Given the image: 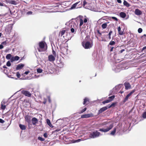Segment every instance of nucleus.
Masks as SVG:
<instances>
[{
	"label": "nucleus",
	"instance_id": "obj_42",
	"mask_svg": "<svg viewBox=\"0 0 146 146\" xmlns=\"http://www.w3.org/2000/svg\"><path fill=\"white\" fill-rule=\"evenodd\" d=\"M38 139L39 140H40L41 141H44V139L40 137H38Z\"/></svg>",
	"mask_w": 146,
	"mask_h": 146
},
{
	"label": "nucleus",
	"instance_id": "obj_8",
	"mask_svg": "<svg viewBox=\"0 0 146 146\" xmlns=\"http://www.w3.org/2000/svg\"><path fill=\"white\" fill-rule=\"evenodd\" d=\"M55 57L52 55H49L48 56V60L50 62H53L55 60Z\"/></svg>",
	"mask_w": 146,
	"mask_h": 146
},
{
	"label": "nucleus",
	"instance_id": "obj_40",
	"mask_svg": "<svg viewBox=\"0 0 146 146\" xmlns=\"http://www.w3.org/2000/svg\"><path fill=\"white\" fill-rule=\"evenodd\" d=\"M86 108H84L83 110H82L80 111L79 112V113H82L86 111Z\"/></svg>",
	"mask_w": 146,
	"mask_h": 146
},
{
	"label": "nucleus",
	"instance_id": "obj_5",
	"mask_svg": "<svg viewBox=\"0 0 146 146\" xmlns=\"http://www.w3.org/2000/svg\"><path fill=\"white\" fill-rule=\"evenodd\" d=\"M44 43L43 42H40L39 43V48H38V51L42 52L44 51Z\"/></svg>",
	"mask_w": 146,
	"mask_h": 146
},
{
	"label": "nucleus",
	"instance_id": "obj_44",
	"mask_svg": "<svg viewBox=\"0 0 146 146\" xmlns=\"http://www.w3.org/2000/svg\"><path fill=\"white\" fill-rule=\"evenodd\" d=\"M15 61H17L19 60V57L17 56H16L14 57Z\"/></svg>",
	"mask_w": 146,
	"mask_h": 146
},
{
	"label": "nucleus",
	"instance_id": "obj_60",
	"mask_svg": "<svg viewBox=\"0 0 146 146\" xmlns=\"http://www.w3.org/2000/svg\"><path fill=\"white\" fill-rule=\"evenodd\" d=\"M117 0V2L119 3H121L122 2L121 0Z\"/></svg>",
	"mask_w": 146,
	"mask_h": 146
},
{
	"label": "nucleus",
	"instance_id": "obj_23",
	"mask_svg": "<svg viewBox=\"0 0 146 146\" xmlns=\"http://www.w3.org/2000/svg\"><path fill=\"white\" fill-rule=\"evenodd\" d=\"M130 96L128 94L125 97L123 101V103H125L126 101H127L128 100V99L129 97Z\"/></svg>",
	"mask_w": 146,
	"mask_h": 146
},
{
	"label": "nucleus",
	"instance_id": "obj_1",
	"mask_svg": "<svg viewBox=\"0 0 146 146\" xmlns=\"http://www.w3.org/2000/svg\"><path fill=\"white\" fill-rule=\"evenodd\" d=\"M66 25L69 24V27L70 28V31L72 33L75 34L76 31L78 28V23L76 21L75 22L72 21H70L69 23H67Z\"/></svg>",
	"mask_w": 146,
	"mask_h": 146
},
{
	"label": "nucleus",
	"instance_id": "obj_36",
	"mask_svg": "<svg viewBox=\"0 0 146 146\" xmlns=\"http://www.w3.org/2000/svg\"><path fill=\"white\" fill-rule=\"evenodd\" d=\"M37 71L38 73H41L42 71V70L40 68H38L37 70Z\"/></svg>",
	"mask_w": 146,
	"mask_h": 146
},
{
	"label": "nucleus",
	"instance_id": "obj_58",
	"mask_svg": "<svg viewBox=\"0 0 146 146\" xmlns=\"http://www.w3.org/2000/svg\"><path fill=\"white\" fill-rule=\"evenodd\" d=\"M125 50L124 49H123L121 50L120 51H119V53H122Z\"/></svg>",
	"mask_w": 146,
	"mask_h": 146
},
{
	"label": "nucleus",
	"instance_id": "obj_15",
	"mask_svg": "<svg viewBox=\"0 0 146 146\" xmlns=\"http://www.w3.org/2000/svg\"><path fill=\"white\" fill-rule=\"evenodd\" d=\"M24 64H20L17 65V66L16 67V70H19L22 69L24 66Z\"/></svg>",
	"mask_w": 146,
	"mask_h": 146
},
{
	"label": "nucleus",
	"instance_id": "obj_59",
	"mask_svg": "<svg viewBox=\"0 0 146 146\" xmlns=\"http://www.w3.org/2000/svg\"><path fill=\"white\" fill-rule=\"evenodd\" d=\"M2 45L3 44V45H6L7 44V42L6 41H4V42H2L1 43Z\"/></svg>",
	"mask_w": 146,
	"mask_h": 146
},
{
	"label": "nucleus",
	"instance_id": "obj_43",
	"mask_svg": "<svg viewBox=\"0 0 146 146\" xmlns=\"http://www.w3.org/2000/svg\"><path fill=\"white\" fill-rule=\"evenodd\" d=\"M52 53L53 54V56L56 57V52L53 49L52 50Z\"/></svg>",
	"mask_w": 146,
	"mask_h": 146
},
{
	"label": "nucleus",
	"instance_id": "obj_64",
	"mask_svg": "<svg viewBox=\"0 0 146 146\" xmlns=\"http://www.w3.org/2000/svg\"><path fill=\"white\" fill-rule=\"evenodd\" d=\"M113 47H111V49H110V51L111 52L112 51H113Z\"/></svg>",
	"mask_w": 146,
	"mask_h": 146
},
{
	"label": "nucleus",
	"instance_id": "obj_22",
	"mask_svg": "<svg viewBox=\"0 0 146 146\" xmlns=\"http://www.w3.org/2000/svg\"><path fill=\"white\" fill-rule=\"evenodd\" d=\"M19 127L22 130H25L26 129V127L25 125H22L20 124L19 125Z\"/></svg>",
	"mask_w": 146,
	"mask_h": 146
},
{
	"label": "nucleus",
	"instance_id": "obj_6",
	"mask_svg": "<svg viewBox=\"0 0 146 146\" xmlns=\"http://www.w3.org/2000/svg\"><path fill=\"white\" fill-rule=\"evenodd\" d=\"M113 124H111L108 127H107L106 129L104 128L100 129L99 130V131L102 132H106L111 129L113 127Z\"/></svg>",
	"mask_w": 146,
	"mask_h": 146
},
{
	"label": "nucleus",
	"instance_id": "obj_47",
	"mask_svg": "<svg viewBox=\"0 0 146 146\" xmlns=\"http://www.w3.org/2000/svg\"><path fill=\"white\" fill-rule=\"evenodd\" d=\"M65 30H63L61 32V36H62L63 35H64V33H65Z\"/></svg>",
	"mask_w": 146,
	"mask_h": 146
},
{
	"label": "nucleus",
	"instance_id": "obj_9",
	"mask_svg": "<svg viewBox=\"0 0 146 146\" xmlns=\"http://www.w3.org/2000/svg\"><path fill=\"white\" fill-rule=\"evenodd\" d=\"M108 108V106H105L104 107L101 109L99 110L98 112V114H99L103 112V111H106V110H107Z\"/></svg>",
	"mask_w": 146,
	"mask_h": 146
},
{
	"label": "nucleus",
	"instance_id": "obj_35",
	"mask_svg": "<svg viewBox=\"0 0 146 146\" xmlns=\"http://www.w3.org/2000/svg\"><path fill=\"white\" fill-rule=\"evenodd\" d=\"M88 101H89L88 99L85 98L84 100V101L83 102V104L84 105Z\"/></svg>",
	"mask_w": 146,
	"mask_h": 146
},
{
	"label": "nucleus",
	"instance_id": "obj_46",
	"mask_svg": "<svg viewBox=\"0 0 146 146\" xmlns=\"http://www.w3.org/2000/svg\"><path fill=\"white\" fill-rule=\"evenodd\" d=\"M143 117L144 118H146V111L143 113Z\"/></svg>",
	"mask_w": 146,
	"mask_h": 146
},
{
	"label": "nucleus",
	"instance_id": "obj_33",
	"mask_svg": "<svg viewBox=\"0 0 146 146\" xmlns=\"http://www.w3.org/2000/svg\"><path fill=\"white\" fill-rule=\"evenodd\" d=\"M80 27L83 24V20L82 19H80Z\"/></svg>",
	"mask_w": 146,
	"mask_h": 146
},
{
	"label": "nucleus",
	"instance_id": "obj_19",
	"mask_svg": "<svg viewBox=\"0 0 146 146\" xmlns=\"http://www.w3.org/2000/svg\"><path fill=\"white\" fill-rule=\"evenodd\" d=\"M118 31L119 35H122L123 34V31H121V28L119 26L117 28Z\"/></svg>",
	"mask_w": 146,
	"mask_h": 146
},
{
	"label": "nucleus",
	"instance_id": "obj_61",
	"mask_svg": "<svg viewBox=\"0 0 146 146\" xmlns=\"http://www.w3.org/2000/svg\"><path fill=\"white\" fill-rule=\"evenodd\" d=\"M145 49H146V46L143 47L142 48V50H144Z\"/></svg>",
	"mask_w": 146,
	"mask_h": 146
},
{
	"label": "nucleus",
	"instance_id": "obj_30",
	"mask_svg": "<svg viewBox=\"0 0 146 146\" xmlns=\"http://www.w3.org/2000/svg\"><path fill=\"white\" fill-rule=\"evenodd\" d=\"M116 131V129L115 128H114L113 129V131H112L110 133V135H114Z\"/></svg>",
	"mask_w": 146,
	"mask_h": 146
},
{
	"label": "nucleus",
	"instance_id": "obj_21",
	"mask_svg": "<svg viewBox=\"0 0 146 146\" xmlns=\"http://www.w3.org/2000/svg\"><path fill=\"white\" fill-rule=\"evenodd\" d=\"M124 5L126 7H128L130 6V5L126 1L124 0L123 2Z\"/></svg>",
	"mask_w": 146,
	"mask_h": 146
},
{
	"label": "nucleus",
	"instance_id": "obj_17",
	"mask_svg": "<svg viewBox=\"0 0 146 146\" xmlns=\"http://www.w3.org/2000/svg\"><path fill=\"white\" fill-rule=\"evenodd\" d=\"M135 14L138 15H141L142 14V12L138 9H136L135 11Z\"/></svg>",
	"mask_w": 146,
	"mask_h": 146
},
{
	"label": "nucleus",
	"instance_id": "obj_52",
	"mask_svg": "<svg viewBox=\"0 0 146 146\" xmlns=\"http://www.w3.org/2000/svg\"><path fill=\"white\" fill-rule=\"evenodd\" d=\"M43 136L45 138H47L48 137V134L46 133H45L43 134Z\"/></svg>",
	"mask_w": 146,
	"mask_h": 146
},
{
	"label": "nucleus",
	"instance_id": "obj_10",
	"mask_svg": "<svg viewBox=\"0 0 146 146\" xmlns=\"http://www.w3.org/2000/svg\"><path fill=\"white\" fill-rule=\"evenodd\" d=\"M93 114L92 113L88 114L82 115L81 116L82 118H86L92 117Z\"/></svg>",
	"mask_w": 146,
	"mask_h": 146
},
{
	"label": "nucleus",
	"instance_id": "obj_53",
	"mask_svg": "<svg viewBox=\"0 0 146 146\" xmlns=\"http://www.w3.org/2000/svg\"><path fill=\"white\" fill-rule=\"evenodd\" d=\"M5 121L2 119H0V123H3L5 122Z\"/></svg>",
	"mask_w": 146,
	"mask_h": 146
},
{
	"label": "nucleus",
	"instance_id": "obj_57",
	"mask_svg": "<svg viewBox=\"0 0 146 146\" xmlns=\"http://www.w3.org/2000/svg\"><path fill=\"white\" fill-rule=\"evenodd\" d=\"M3 48V45L1 44L0 45V49H2Z\"/></svg>",
	"mask_w": 146,
	"mask_h": 146
},
{
	"label": "nucleus",
	"instance_id": "obj_16",
	"mask_svg": "<svg viewBox=\"0 0 146 146\" xmlns=\"http://www.w3.org/2000/svg\"><path fill=\"white\" fill-rule=\"evenodd\" d=\"M122 85L121 84H119L118 86H116L115 87L113 88V91L116 90L117 91L120 89L121 88Z\"/></svg>",
	"mask_w": 146,
	"mask_h": 146
},
{
	"label": "nucleus",
	"instance_id": "obj_56",
	"mask_svg": "<svg viewBox=\"0 0 146 146\" xmlns=\"http://www.w3.org/2000/svg\"><path fill=\"white\" fill-rule=\"evenodd\" d=\"M81 141V139H77V140H76L75 141V142H80Z\"/></svg>",
	"mask_w": 146,
	"mask_h": 146
},
{
	"label": "nucleus",
	"instance_id": "obj_55",
	"mask_svg": "<svg viewBox=\"0 0 146 146\" xmlns=\"http://www.w3.org/2000/svg\"><path fill=\"white\" fill-rule=\"evenodd\" d=\"M27 13V15H31L32 14V11H28Z\"/></svg>",
	"mask_w": 146,
	"mask_h": 146
},
{
	"label": "nucleus",
	"instance_id": "obj_4",
	"mask_svg": "<svg viewBox=\"0 0 146 146\" xmlns=\"http://www.w3.org/2000/svg\"><path fill=\"white\" fill-rule=\"evenodd\" d=\"M82 44L85 49H88L92 47L93 44L92 41L91 42L88 41L86 42H82Z\"/></svg>",
	"mask_w": 146,
	"mask_h": 146
},
{
	"label": "nucleus",
	"instance_id": "obj_27",
	"mask_svg": "<svg viewBox=\"0 0 146 146\" xmlns=\"http://www.w3.org/2000/svg\"><path fill=\"white\" fill-rule=\"evenodd\" d=\"M11 55L10 54H7L6 56V59L7 60L11 59Z\"/></svg>",
	"mask_w": 146,
	"mask_h": 146
},
{
	"label": "nucleus",
	"instance_id": "obj_11",
	"mask_svg": "<svg viewBox=\"0 0 146 146\" xmlns=\"http://www.w3.org/2000/svg\"><path fill=\"white\" fill-rule=\"evenodd\" d=\"M124 85L125 87V89L126 90H128L131 88V85L129 82H125L124 83Z\"/></svg>",
	"mask_w": 146,
	"mask_h": 146
},
{
	"label": "nucleus",
	"instance_id": "obj_3",
	"mask_svg": "<svg viewBox=\"0 0 146 146\" xmlns=\"http://www.w3.org/2000/svg\"><path fill=\"white\" fill-rule=\"evenodd\" d=\"M101 135L100 133L97 131H94L91 133L89 135V137L91 138H95L98 137Z\"/></svg>",
	"mask_w": 146,
	"mask_h": 146
},
{
	"label": "nucleus",
	"instance_id": "obj_13",
	"mask_svg": "<svg viewBox=\"0 0 146 146\" xmlns=\"http://www.w3.org/2000/svg\"><path fill=\"white\" fill-rule=\"evenodd\" d=\"M62 53L66 55L67 54L68 49L65 48H61Z\"/></svg>",
	"mask_w": 146,
	"mask_h": 146
},
{
	"label": "nucleus",
	"instance_id": "obj_38",
	"mask_svg": "<svg viewBox=\"0 0 146 146\" xmlns=\"http://www.w3.org/2000/svg\"><path fill=\"white\" fill-rule=\"evenodd\" d=\"M135 91V90L134 89L131 91L129 94H128L130 96L132 94L134 93Z\"/></svg>",
	"mask_w": 146,
	"mask_h": 146
},
{
	"label": "nucleus",
	"instance_id": "obj_26",
	"mask_svg": "<svg viewBox=\"0 0 146 146\" xmlns=\"http://www.w3.org/2000/svg\"><path fill=\"white\" fill-rule=\"evenodd\" d=\"M79 3V2H78L76 3L73 4L72 5V6L71 7V9H74L75 8H76V6H77V5Z\"/></svg>",
	"mask_w": 146,
	"mask_h": 146
},
{
	"label": "nucleus",
	"instance_id": "obj_45",
	"mask_svg": "<svg viewBox=\"0 0 146 146\" xmlns=\"http://www.w3.org/2000/svg\"><path fill=\"white\" fill-rule=\"evenodd\" d=\"M6 65L8 66H11V63L9 61H8L7 62Z\"/></svg>",
	"mask_w": 146,
	"mask_h": 146
},
{
	"label": "nucleus",
	"instance_id": "obj_28",
	"mask_svg": "<svg viewBox=\"0 0 146 146\" xmlns=\"http://www.w3.org/2000/svg\"><path fill=\"white\" fill-rule=\"evenodd\" d=\"M107 26V23H104L102 24V27L103 29L106 28Z\"/></svg>",
	"mask_w": 146,
	"mask_h": 146
},
{
	"label": "nucleus",
	"instance_id": "obj_51",
	"mask_svg": "<svg viewBox=\"0 0 146 146\" xmlns=\"http://www.w3.org/2000/svg\"><path fill=\"white\" fill-rule=\"evenodd\" d=\"M17 76V77L18 78H19L20 76V74L18 72H17V73L16 74Z\"/></svg>",
	"mask_w": 146,
	"mask_h": 146
},
{
	"label": "nucleus",
	"instance_id": "obj_37",
	"mask_svg": "<svg viewBox=\"0 0 146 146\" xmlns=\"http://www.w3.org/2000/svg\"><path fill=\"white\" fill-rule=\"evenodd\" d=\"M135 91V90L134 89L131 91L129 94H128L130 96L132 94L134 93Z\"/></svg>",
	"mask_w": 146,
	"mask_h": 146
},
{
	"label": "nucleus",
	"instance_id": "obj_32",
	"mask_svg": "<svg viewBox=\"0 0 146 146\" xmlns=\"http://www.w3.org/2000/svg\"><path fill=\"white\" fill-rule=\"evenodd\" d=\"M1 109L4 110L6 108V106L5 105H3L2 103L1 104Z\"/></svg>",
	"mask_w": 146,
	"mask_h": 146
},
{
	"label": "nucleus",
	"instance_id": "obj_2",
	"mask_svg": "<svg viewBox=\"0 0 146 146\" xmlns=\"http://www.w3.org/2000/svg\"><path fill=\"white\" fill-rule=\"evenodd\" d=\"M127 67L125 66L124 64H120L118 65H114L113 66L112 70L115 72H119L121 70L127 69Z\"/></svg>",
	"mask_w": 146,
	"mask_h": 146
},
{
	"label": "nucleus",
	"instance_id": "obj_24",
	"mask_svg": "<svg viewBox=\"0 0 146 146\" xmlns=\"http://www.w3.org/2000/svg\"><path fill=\"white\" fill-rule=\"evenodd\" d=\"M8 3H9L10 4H12L16 5L17 4V2L15 1H9L8 2Z\"/></svg>",
	"mask_w": 146,
	"mask_h": 146
},
{
	"label": "nucleus",
	"instance_id": "obj_12",
	"mask_svg": "<svg viewBox=\"0 0 146 146\" xmlns=\"http://www.w3.org/2000/svg\"><path fill=\"white\" fill-rule=\"evenodd\" d=\"M32 121L33 125H35L38 122L37 119L36 117H34L32 118Z\"/></svg>",
	"mask_w": 146,
	"mask_h": 146
},
{
	"label": "nucleus",
	"instance_id": "obj_41",
	"mask_svg": "<svg viewBox=\"0 0 146 146\" xmlns=\"http://www.w3.org/2000/svg\"><path fill=\"white\" fill-rule=\"evenodd\" d=\"M115 97V96L114 95L112 96L109 97V99L110 100H111V101Z\"/></svg>",
	"mask_w": 146,
	"mask_h": 146
},
{
	"label": "nucleus",
	"instance_id": "obj_18",
	"mask_svg": "<svg viewBox=\"0 0 146 146\" xmlns=\"http://www.w3.org/2000/svg\"><path fill=\"white\" fill-rule=\"evenodd\" d=\"M46 122L47 124L50 127L52 128L53 127V126L51 124L50 121V120L47 119L46 120Z\"/></svg>",
	"mask_w": 146,
	"mask_h": 146
},
{
	"label": "nucleus",
	"instance_id": "obj_31",
	"mask_svg": "<svg viewBox=\"0 0 146 146\" xmlns=\"http://www.w3.org/2000/svg\"><path fill=\"white\" fill-rule=\"evenodd\" d=\"M116 104V103H112L108 107V108H110L112 107H114L115 106V105Z\"/></svg>",
	"mask_w": 146,
	"mask_h": 146
},
{
	"label": "nucleus",
	"instance_id": "obj_63",
	"mask_svg": "<svg viewBox=\"0 0 146 146\" xmlns=\"http://www.w3.org/2000/svg\"><path fill=\"white\" fill-rule=\"evenodd\" d=\"M48 100L49 102L50 103L51 102V100H50V98L49 97H48Z\"/></svg>",
	"mask_w": 146,
	"mask_h": 146
},
{
	"label": "nucleus",
	"instance_id": "obj_25",
	"mask_svg": "<svg viewBox=\"0 0 146 146\" xmlns=\"http://www.w3.org/2000/svg\"><path fill=\"white\" fill-rule=\"evenodd\" d=\"M25 120L28 123H30V119L29 117L28 116H26L25 117Z\"/></svg>",
	"mask_w": 146,
	"mask_h": 146
},
{
	"label": "nucleus",
	"instance_id": "obj_48",
	"mask_svg": "<svg viewBox=\"0 0 146 146\" xmlns=\"http://www.w3.org/2000/svg\"><path fill=\"white\" fill-rule=\"evenodd\" d=\"M10 60L11 62H13L14 61H15V59L14 57H11Z\"/></svg>",
	"mask_w": 146,
	"mask_h": 146
},
{
	"label": "nucleus",
	"instance_id": "obj_7",
	"mask_svg": "<svg viewBox=\"0 0 146 146\" xmlns=\"http://www.w3.org/2000/svg\"><path fill=\"white\" fill-rule=\"evenodd\" d=\"M22 93L26 96L30 97L31 96V94L29 92L26 90H23L22 92Z\"/></svg>",
	"mask_w": 146,
	"mask_h": 146
},
{
	"label": "nucleus",
	"instance_id": "obj_20",
	"mask_svg": "<svg viewBox=\"0 0 146 146\" xmlns=\"http://www.w3.org/2000/svg\"><path fill=\"white\" fill-rule=\"evenodd\" d=\"M119 15L121 18H124L126 16V14L124 12H121L119 13Z\"/></svg>",
	"mask_w": 146,
	"mask_h": 146
},
{
	"label": "nucleus",
	"instance_id": "obj_14",
	"mask_svg": "<svg viewBox=\"0 0 146 146\" xmlns=\"http://www.w3.org/2000/svg\"><path fill=\"white\" fill-rule=\"evenodd\" d=\"M89 3L86 2L85 0L83 1V5L84 7L86 9H89L90 7H88V5H89Z\"/></svg>",
	"mask_w": 146,
	"mask_h": 146
},
{
	"label": "nucleus",
	"instance_id": "obj_50",
	"mask_svg": "<svg viewBox=\"0 0 146 146\" xmlns=\"http://www.w3.org/2000/svg\"><path fill=\"white\" fill-rule=\"evenodd\" d=\"M112 19H113L115 20V21H118V19H117L116 18V17H111Z\"/></svg>",
	"mask_w": 146,
	"mask_h": 146
},
{
	"label": "nucleus",
	"instance_id": "obj_54",
	"mask_svg": "<svg viewBox=\"0 0 146 146\" xmlns=\"http://www.w3.org/2000/svg\"><path fill=\"white\" fill-rule=\"evenodd\" d=\"M88 18H85L84 19V23H86L88 21Z\"/></svg>",
	"mask_w": 146,
	"mask_h": 146
},
{
	"label": "nucleus",
	"instance_id": "obj_39",
	"mask_svg": "<svg viewBox=\"0 0 146 146\" xmlns=\"http://www.w3.org/2000/svg\"><path fill=\"white\" fill-rule=\"evenodd\" d=\"M112 33V31H110L108 34V35L109 36V39H110L111 38V35Z\"/></svg>",
	"mask_w": 146,
	"mask_h": 146
},
{
	"label": "nucleus",
	"instance_id": "obj_62",
	"mask_svg": "<svg viewBox=\"0 0 146 146\" xmlns=\"http://www.w3.org/2000/svg\"><path fill=\"white\" fill-rule=\"evenodd\" d=\"M29 71H26L25 72V74L27 75L29 73Z\"/></svg>",
	"mask_w": 146,
	"mask_h": 146
},
{
	"label": "nucleus",
	"instance_id": "obj_49",
	"mask_svg": "<svg viewBox=\"0 0 146 146\" xmlns=\"http://www.w3.org/2000/svg\"><path fill=\"white\" fill-rule=\"evenodd\" d=\"M138 31L139 33H141L142 32V29L141 28H139L138 29Z\"/></svg>",
	"mask_w": 146,
	"mask_h": 146
},
{
	"label": "nucleus",
	"instance_id": "obj_29",
	"mask_svg": "<svg viewBox=\"0 0 146 146\" xmlns=\"http://www.w3.org/2000/svg\"><path fill=\"white\" fill-rule=\"evenodd\" d=\"M111 101V100H110L109 99L106 100L102 102V103L103 104H105L106 103H108L110 102Z\"/></svg>",
	"mask_w": 146,
	"mask_h": 146
},
{
	"label": "nucleus",
	"instance_id": "obj_34",
	"mask_svg": "<svg viewBox=\"0 0 146 146\" xmlns=\"http://www.w3.org/2000/svg\"><path fill=\"white\" fill-rule=\"evenodd\" d=\"M115 44V42L114 41H111L109 45H113Z\"/></svg>",
	"mask_w": 146,
	"mask_h": 146
}]
</instances>
